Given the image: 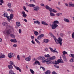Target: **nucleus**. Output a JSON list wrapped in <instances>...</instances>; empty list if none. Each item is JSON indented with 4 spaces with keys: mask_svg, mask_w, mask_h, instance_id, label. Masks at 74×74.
<instances>
[{
    "mask_svg": "<svg viewBox=\"0 0 74 74\" xmlns=\"http://www.w3.org/2000/svg\"><path fill=\"white\" fill-rule=\"evenodd\" d=\"M53 23V24H52L51 25V28L52 29H55L58 26V25L56 24H59V21H55Z\"/></svg>",
    "mask_w": 74,
    "mask_h": 74,
    "instance_id": "f257e3e1",
    "label": "nucleus"
},
{
    "mask_svg": "<svg viewBox=\"0 0 74 74\" xmlns=\"http://www.w3.org/2000/svg\"><path fill=\"white\" fill-rule=\"evenodd\" d=\"M58 39H57L56 38V40H54L56 43V44H58L59 43L60 44V45L61 46H62V41H63V39H62V38H60V37H59V38H58Z\"/></svg>",
    "mask_w": 74,
    "mask_h": 74,
    "instance_id": "f03ea898",
    "label": "nucleus"
},
{
    "mask_svg": "<svg viewBox=\"0 0 74 74\" xmlns=\"http://www.w3.org/2000/svg\"><path fill=\"white\" fill-rule=\"evenodd\" d=\"M7 18L8 21L10 22L11 19H13V18H14V14H10V17L9 16H8L7 17Z\"/></svg>",
    "mask_w": 74,
    "mask_h": 74,
    "instance_id": "7ed1b4c3",
    "label": "nucleus"
},
{
    "mask_svg": "<svg viewBox=\"0 0 74 74\" xmlns=\"http://www.w3.org/2000/svg\"><path fill=\"white\" fill-rule=\"evenodd\" d=\"M33 10L34 11H37L40 10V7L38 6H36L34 7L33 8Z\"/></svg>",
    "mask_w": 74,
    "mask_h": 74,
    "instance_id": "20e7f679",
    "label": "nucleus"
},
{
    "mask_svg": "<svg viewBox=\"0 0 74 74\" xmlns=\"http://www.w3.org/2000/svg\"><path fill=\"white\" fill-rule=\"evenodd\" d=\"M49 34H50V36H51V37H53L54 40H55L56 41L57 40L56 37H55V36H54V35H53V34L52 33L50 32L49 33Z\"/></svg>",
    "mask_w": 74,
    "mask_h": 74,
    "instance_id": "39448f33",
    "label": "nucleus"
},
{
    "mask_svg": "<svg viewBox=\"0 0 74 74\" xmlns=\"http://www.w3.org/2000/svg\"><path fill=\"white\" fill-rule=\"evenodd\" d=\"M25 60L26 61H27V62H29V61H30V60H31V57L30 56L27 57L25 58Z\"/></svg>",
    "mask_w": 74,
    "mask_h": 74,
    "instance_id": "423d86ee",
    "label": "nucleus"
},
{
    "mask_svg": "<svg viewBox=\"0 0 74 74\" xmlns=\"http://www.w3.org/2000/svg\"><path fill=\"white\" fill-rule=\"evenodd\" d=\"M8 56L10 58H11L12 57L14 56V53L12 52H11L10 53L8 54Z\"/></svg>",
    "mask_w": 74,
    "mask_h": 74,
    "instance_id": "0eeeda50",
    "label": "nucleus"
},
{
    "mask_svg": "<svg viewBox=\"0 0 74 74\" xmlns=\"http://www.w3.org/2000/svg\"><path fill=\"white\" fill-rule=\"evenodd\" d=\"M10 41L11 42H14L15 43L18 42V41H17L16 39L15 38L11 39Z\"/></svg>",
    "mask_w": 74,
    "mask_h": 74,
    "instance_id": "6e6552de",
    "label": "nucleus"
},
{
    "mask_svg": "<svg viewBox=\"0 0 74 74\" xmlns=\"http://www.w3.org/2000/svg\"><path fill=\"white\" fill-rule=\"evenodd\" d=\"M49 49L51 51V52H53V53H55V52H56V53H58V51H56V50H53V49H52L51 47H49Z\"/></svg>",
    "mask_w": 74,
    "mask_h": 74,
    "instance_id": "1a4fd4ad",
    "label": "nucleus"
},
{
    "mask_svg": "<svg viewBox=\"0 0 74 74\" xmlns=\"http://www.w3.org/2000/svg\"><path fill=\"white\" fill-rule=\"evenodd\" d=\"M13 66L17 70H19V71H20V72H21V69H20L19 67L15 66V65H14Z\"/></svg>",
    "mask_w": 74,
    "mask_h": 74,
    "instance_id": "9d476101",
    "label": "nucleus"
},
{
    "mask_svg": "<svg viewBox=\"0 0 74 74\" xmlns=\"http://www.w3.org/2000/svg\"><path fill=\"white\" fill-rule=\"evenodd\" d=\"M23 16V18H26L27 16V15L26 14L25 12L24 11L22 12Z\"/></svg>",
    "mask_w": 74,
    "mask_h": 74,
    "instance_id": "9b49d317",
    "label": "nucleus"
},
{
    "mask_svg": "<svg viewBox=\"0 0 74 74\" xmlns=\"http://www.w3.org/2000/svg\"><path fill=\"white\" fill-rule=\"evenodd\" d=\"M38 60H44L45 59V58L44 57H39L38 58Z\"/></svg>",
    "mask_w": 74,
    "mask_h": 74,
    "instance_id": "f8f14e48",
    "label": "nucleus"
},
{
    "mask_svg": "<svg viewBox=\"0 0 74 74\" xmlns=\"http://www.w3.org/2000/svg\"><path fill=\"white\" fill-rule=\"evenodd\" d=\"M5 57V56L4 55L1 53V55H0V58H1V59H3V58H4Z\"/></svg>",
    "mask_w": 74,
    "mask_h": 74,
    "instance_id": "ddd939ff",
    "label": "nucleus"
},
{
    "mask_svg": "<svg viewBox=\"0 0 74 74\" xmlns=\"http://www.w3.org/2000/svg\"><path fill=\"white\" fill-rule=\"evenodd\" d=\"M41 23L42 24V25H46V26L48 25V23H46V22L44 21L41 22Z\"/></svg>",
    "mask_w": 74,
    "mask_h": 74,
    "instance_id": "4468645a",
    "label": "nucleus"
},
{
    "mask_svg": "<svg viewBox=\"0 0 74 74\" xmlns=\"http://www.w3.org/2000/svg\"><path fill=\"white\" fill-rule=\"evenodd\" d=\"M10 32H11V30L8 29V30L6 31V33L7 35H9L10 34Z\"/></svg>",
    "mask_w": 74,
    "mask_h": 74,
    "instance_id": "2eb2a0df",
    "label": "nucleus"
},
{
    "mask_svg": "<svg viewBox=\"0 0 74 74\" xmlns=\"http://www.w3.org/2000/svg\"><path fill=\"white\" fill-rule=\"evenodd\" d=\"M46 64H51V61L50 60H47V61L46 62Z\"/></svg>",
    "mask_w": 74,
    "mask_h": 74,
    "instance_id": "dca6fc26",
    "label": "nucleus"
},
{
    "mask_svg": "<svg viewBox=\"0 0 74 74\" xmlns=\"http://www.w3.org/2000/svg\"><path fill=\"white\" fill-rule=\"evenodd\" d=\"M16 25L17 27H19L21 26V23L18 21L16 22Z\"/></svg>",
    "mask_w": 74,
    "mask_h": 74,
    "instance_id": "f3484780",
    "label": "nucleus"
},
{
    "mask_svg": "<svg viewBox=\"0 0 74 74\" xmlns=\"http://www.w3.org/2000/svg\"><path fill=\"white\" fill-rule=\"evenodd\" d=\"M51 64H58V62L56 61H51Z\"/></svg>",
    "mask_w": 74,
    "mask_h": 74,
    "instance_id": "a211bd4d",
    "label": "nucleus"
},
{
    "mask_svg": "<svg viewBox=\"0 0 74 74\" xmlns=\"http://www.w3.org/2000/svg\"><path fill=\"white\" fill-rule=\"evenodd\" d=\"M43 41L44 42H45V43H48L49 42V40L47 39H44Z\"/></svg>",
    "mask_w": 74,
    "mask_h": 74,
    "instance_id": "6ab92c4d",
    "label": "nucleus"
},
{
    "mask_svg": "<svg viewBox=\"0 0 74 74\" xmlns=\"http://www.w3.org/2000/svg\"><path fill=\"white\" fill-rule=\"evenodd\" d=\"M45 74H50L51 71L50 70H48L45 73Z\"/></svg>",
    "mask_w": 74,
    "mask_h": 74,
    "instance_id": "aec40b11",
    "label": "nucleus"
},
{
    "mask_svg": "<svg viewBox=\"0 0 74 74\" xmlns=\"http://www.w3.org/2000/svg\"><path fill=\"white\" fill-rule=\"evenodd\" d=\"M64 21H65V22H67V23H69V22H70L69 20L67 18H64Z\"/></svg>",
    "mask_w": 74,
    "mask_h": 74,
    "instance_id": "412c9836",
    "label": "nucleus"
},
{
    "mask_svg": "<svg viewBox=\"0 0 74 74\" xmlns=\"http://www.w3.org/2000/svg\"><path fill=\"white\" fill-rule=\"evenodd\" d=\"M8 67L9 69H12L13 68V66H12V65H8Z\"/></svg>",
    "mask_w": 74,
    "mask_h": 74,
    "instance_id": "4be33fe9",
    "label": "nucleus"
},
{
    "mask_svg": "<svg viewBox=\"0 0 74 74\" xmlns=\"http://www.w3.org/2000/svg\"><path fill=\"white\" fill-rule=\"evenodd\" d=\"M37 63L38 64V65H40V64L39 62L38 61H35L34 62V64H37Z\"/></svg>",
    "mask_w": 74,
    "mask_h": 74,
    "instance_id": "5701e85b",
    "label": "nucleus"
},
{
    "mask_svg": "<svg viewBox=\"0 0 74 74\" xmlns=\"http://www.w3.org/2000/svg\"><path fill=\"white\" fill-rule=\"evenodd\" d=\"M35 6V5H34V4H29V6L30 7H34Z\"/></svg>",
    "mask_w": 74,
    "mask_h": 74,
    "instance_id": "b1692460",
    "label": "nucleus"
},
{
    "mask_svg": "<svg viewBox=\"0 0 74 74\" xmlns=\"http://www.w3.org/2000/svg\"><path fill=\"white\" fill-rule=\"evenodd\" d=\"M34 34L35 36H38V32L37 31L34 32Z\"/></svg>",
    "mask_w": 74,
    "mask_h": 74,
    "instance_id": "393cba45",
    "label": "nucleus"
},
{
    "mask_svg": "<svg viewBox=\"0 0 74 74\" xmlns=\"http://www.w3.org/2000/svg\"><path fill=\"white\" fill-rule=\"evenodd\" d=\"M8 6L9 8H11V4L10 3H9L8 4Z\"/></svg>",
    "mask_w": 74,
    "mask_h": 74,
    "instance_id": "a878e982",
    "label": "nucleus"
},
{
    "mask_svg": "<svg viewBox=\"0 0 74 74\" xmlns=\"http://www.w3.org/2000/svg\"><path fill=\"white\" fill-rule=\"evenodd\" d=\"M10 74H13L14 73V71L12 70H10L9 71Z\"/></svg>",
    "mask_w": 74,
    "mask_h": 74,
    "instance_id": "bb28decb",
    "label": "nucleus"
},
{
    "mask_svg": "<svg viewBox=\"0 0 74 74\" xmlns=\"http://www.w3.org/2000/svg\"><path fill=\"white\" fill-rule=\"evenodd\" d=\"M56 57L55 56H53L52 57L50 58V59L51 60H54L55 59Z\"/></svg>",
    "mask_w": 74,
    "mask_h": 74,
    "instance_id": "cd10ccee",
    "label": "nucleus"
},
{
    "mask_svg": "<svg viewBox=\"0 0 74 74\" xmlns=\"http://www.w3.org/2000/svg\"><path fill=\"white\" fill-rule=\"evenodd\" d=\"M50 15L51 16H54L55 15V14L51 12H50Z\"/></svg>",
    "mask_w": 74,
    "mask_h": 74,
    "instance_id": "c85d7f7f",
    "label": "nucleus"
},
{
    "mask_svg": "<svg viewBox=\"0 0 74 74\" xmlns=\"http://www.w3.org/2000/svg\"><path fill=\"white\" fill-rule=\"evenodd\" d=\"M2 25L3 26H7V23L3 22L2 23Z\"/></svg>",
    "mask_w": 74,
    "mask_h": 74,
    "instance_id": "c756f323",
    "label": "nucleus"
},
{
    "mask_svg": "<svg viewBox=\"0 0 74 74\" xmlns=\"http://www.w3.org/2000/svg\"><path fill=\"white\" fill-rule=\"evenodd\" d=\"M35 41H36V42L38 43V44H40V42L38 41V40H37V39L35 38Z\"/></svg>",
    "mask_w": 74,
    "mask_h": 74,
    "instance_id": "7c9ffc66",
    "label": "nucleus"
},
{
    "mask_svg": "<svg viewBox=\"0 0 74 74\" xmlns=\"http://www.w3.org/2000/svg\"><path fill=\"white\" fill-rule=\"evenodd\" d=\"M73 3L72 2H71L69 4V7H73Z\"/></svg>",
    "mask_w": 74,
    "mask_h": 74,
    "instance_id": "2f4dec72",
    "label": "nucleus"
},
{
    "mask_svg": "<svg viewBox=\"0 0 74 74\" xmlns=\"http://www.w3.org/2000/svg\"><path fill=\"white\" fill-rule=\"evenodd\" d=\"M45 7L47 10H49V8H50L48 5H46L45 6Z\"/></svg>",
    "mask_w": 74,
    "mask_h": 74,
    "instance_id": "473e14b6",
    "label": "nucleus"
},
{
    "mask_svg": "<svg viewBox=\"0 0 74 74\" xmlns=\"http://www.w3.org/2000/svg\"><path fill=\"white\" fill-rule=\"evenodd\" d=\"M23 9H24L25 11H26L27 12H29V11H28V10H26V7L24 6H23Z\"/></svg>",
    "mask_w": 74,
    "mask_h": 74,
    "instance_id": "72a5a7b5",
    "label": "nucleus"
},
{
    "mask_svg": "<svg viewBox=\"0 0 74 74\" xmlns=\"http://www.w3.org/2000/svg\"><path fill=\"white\" fill-rule=\"evenodd\" d=\"M57 62V64H59V63H61V60L59 59L58 60Z\"/></svg>",
    "mask_w": 74,
    "mask_h": 74,
    "instance_id": "f704fd0d",
    "label": "nucleus"
},
{
    "mask_svg": "<svg viewBox=\"0 0 74 74\" xmlns=\"http://www.w3.org/2000/svg\"><path fill=\"white\" fill-rule=\"evenodd\" d=\"M42 38L40 36V35H39L37 38V40H40Z\"/></svg>",
    "mask_w": 74,
    "mask_h": 74,
    "instance_id": "c9c22d12",
    "label": "nucleus"
},
{
    "mask_svg": "<svg viewBox=\"0 0 74 74\" xmlns=\"http://www.w3.org/2000/svg\"><path fill=\"white\" fill-rule=\"evenodd\" d=\"M57 15L58 16H61V15H62V13H57Z\"/></svg>",
    "mask_w": 74,
    "mask_h": 74,
    "instance_id": "e433bc0d",
    "label": "nucleus"
},
{
    "mask_svg": "<svg viewBox=\"0 0 74 74\" xmlns=\"http://www.w3.org/2000/svg\"><path fill=\"white\" fill-rule=\"evenodd\" d=\"M3 15H4V16L5 17H7V16H8V14H7V13H4Z\"/></svg>",
    "mask_w": 74,
    "mask_h": 74,
    "instance_id": "4c0bfd02",
    "label": "nucleus"
},
{
    "mask_svg": "<svg viewBox=\"0 0 74 74\" xmlns=\"http://www.w3.org/2000/svg\"><path fill=\"white\" fill-rule=\"evenodd\" d=\"M29 71H30L31 72V73H32V74H34V71H33V70L32 69H29Z\"/></svg>",
    "mask_w": 74,
    "mask_h": 74,
    "instance_id": "58836bf2",
    "label": "nucleus"
},
{
    "mask_svg": "<svg viewBox=\"0 0 74 74\" xmlns=\"http://www.w3.org/2000/svg\"><path fill=\"white\" fill-rule=\"evenodd\" d=\"M62 53L63 54V55H66V54H67V52L65 51H63Z\"/></svg>",
    "mask_w": 74,
    "mask_h": 74,
    "instance_id": "ea45409f",
    "label": "nucleus"
},
{
    "mask_svg": "<svg viewBox=\"0 0 74 74\" xmlns=\"http://www.w3.org/2000/svg\"><path fill=\"white\" fill-rule=\"evenodd\" d=\"M54 66L56 68H57V69L59 68V66H57L56 65H54Z\"/></svg>",
    "mask_w": 74,
    "mask_h": 74,
    "instance_id": "a19ab883",
    "label": "nucleus"
},
{
    "mask_svg": "<svg viewBox=\"0 0 74 74\" xmlns=\"http://www.w3.org/2000/svg\"><path fill=\"white\" fill-rule=\"evenodd\" d=\"M60 37H63L64 36V34L60 33Z\"/></svg>",
    "mask_w": 74,
    "mask_h": 74,
    "instance_id": "79ce46f5",
    "label": "nucleus"
},
{
    "mask_svg": "<svg viewBox=\"0 0 74 74\" xmlns=\"http://www.w3.org/2000/svg\"><path fill=\"white\" fill-rule=\"evenodd\" d=\"M17 58L18 60H20V56H19V55H18L17 56Z\"/></svg>",
    "mask_w": 74,
    "mask_h": 74,
    "instance_id": "37998d69",
    "label": "nucleus"
},
{
    "mask_svg": "<svg viewBox=\"0 0 74 74\" xmlns=\"http://www.w3.org/2000/svg\"><path fill=\"white\" fill-rule=\"evenodd\" d=\"M45 57H46V58H49L50 57V55H49V54H48L47 55H45Z\"/></svg>",
    "mask_w": 74,
    "mask_h": 74,
    "instance_id": "c03bdc74",
    "label": "nucleus"
},
{
    "mask_svg": "<svg viewBox=\"0 0 74 74\" xmlns=\"http://www.w3.org/2000/svg\"><path fill=\"white\" fill-rule=\"evenodd\" d=\"M10 64H11V65H13V66H14V65H15V64H14V62H12V61H10Z\"/></svg>",
    "mask_w": 74,
    "mask_h": 74,
    "instance_id": "a18cd8bd",
    "label": "nucleus"
},
{
    "mask_svg": "<svg viewBox=\"0 0 74 74\" xmlns=\"http://www.w3.org/2000/svg\"><path fill=\"white\" fill-rule=\"evenodd\" d=\"M10 36L11 37H12V38H15V35H13L12 34H11Z\"/></svg>",
    "mask_w": 74,
    "mask_h": 74,
    "instance_id": "49530a36",
    "label": "nucleus"
},
{
    "mask_svg": "<svg viewBox=\"0 0 74 74\" xmlns=\"http://www.w3.org/2000/svg\"><path fill=\"white\" fill-rule=\"evenodd\" d=\"M49 11H50V12H51L52 11V8H49Z\"/></svg>",
    "mask_w": 74,
    "mask_h": 74,
    "instance_id": "de8ad7c7",
    "label": "nucleus"
},
{
    "mask_svg": "<svg viewBox=\"0 0 74 74\" xmlns=\"http://www.w3.org/2000/svg\"><path fill=\"white\" fill-rule=\"evenodd\" d=\"M39 36L42 38V37H44V34H41L40 35H39Z\"/></svg>",
    "mask_w": 74,
    "mask_h": 74,
    "instance_id": "09e8293b",
    "label": "nucleus"
},
{
    "mask_svg": "<svg viewBox=\"0 0 74 74\" xmlns=\"http://www.w3.org/2000/svg\"><path fill=\"white\" fill-rule=\"evenodd\" d=\"M72 38L74 39V32H73L72 34Z\"/></svg>",
    "mask_w": 74,
    "mask_h": 74,
    "instance_id": "8fccbe9b",
    "label": "nucleus"
},
{
    "mask_svg": "<svg viewBox=\"0 0 74 74\" xmlns=\"http://www.w3.org/2000/svg\"><path fill=\"white\" fill-rule=\"evenodd\" d=\"M52 11L53 12H55V13L57 12V11H56V10L54 9H53L52 10Z\"/></svg>",
    "mask_w": 74,
    "mask_h": 74,
    "instance_id": "3c124183",
    "label": "nucleus"
},
{
    "mask_svg": "<svg viewBox=\"0 0 74 74\" xmlns=\"http://www.w3.org/2000/svg\"><path fill=\"white\" fill-rule=\"evenodd\" d=\"M0 2L1 4H3V3H4V1L3 0H0Z\"/></svg>",
    "mask_w": 74,
    "mask_h": 74,
    "instance_id": "603ef678",
    "label": "nucleus"
},
{
    "mask_svg": "<svg viewBox=\"0 0 74 74\" xmlns=\"http://www.w3.org/2000/svg\"><path fill=\"white\" fill-rule=\"evenodd\" d=\"M18 32L19 33H20V34H21L22 33V31H21V29H18Z\"/></svg>",
    "mask_w": 74,
    "mask_h": 74,
    "instance_id": "864d4df0",
    "label": "nucleus"
},
{
    "mask_svg": "<svg viewBox=\"0 0 74 74\" xmlns=\"http://www.w3.org/2000/svg\"><path fill=\"white\" fill-rule=\"evenodd\" d=\"M31 38L32 40H33V39L34 38V36H31Z\"/></svg>",
    "mask_w": 74,
    "mask_h": 74,
    "instance_id": "5fc2aeb1",
    "label": "nucleus"
},
{
    "mask_svg": "<svg viewBox=\"0 0 74 74\" xmlns=\"http://www.w3.org/2000/svg\"><path fill=\"white\" fill-rule=\"evenodd\" d=\"M44 50H45V51H48V48H47V47L46 48H45Z\"/></svg>",
    "mask_w": 74,
    "mask_h": 74,
    "instance_id": "6e6d98bb",
    "label": "nucleus"
},
{
    "mask_svg": "<svg viewBox=\"0 0 74 74\" xmlns=\"http://www.w3.org/2000/svg\"><path fill=\"white\" fill-rule=\"evenodd\" d=\"M52 74H57V73L55 72V71H53L52 73Z\"/></svg>",
    "mask_w": 74,
    "mask_h": 74,
    "instance_id": "4d7b16f0",
    "label": "nucleus"
},
{
    "mask_svg": "<svg viewBox=\"0 0 74 74\" xmlns=\"http://www.w3.org/2000/svg\"><path fill=\"white\" fill-rule=\"evenodd\" d=\"M64 61H65V62H67V59L66 58H65L63 59Z\"/></svg>",
    "mask_w": 74,
    "mask_h": 74,
    "instance_id": "13d9d810",
    "label": "nucleus"
},
{
    "mask_svg": "<svg viewBox=\"0 0 74 74\" xmlns=\"http://www.w3.org/2000/svg\"><path fill=\"white\" fill-rule=\"evenodd\" d=\"M38 21H34V24H37V22Z\"/></svg>",
    "mask_w": 74,
    "mask_h": 74,
    "instance_id": "bf43d9fd",
    "label": "nucleus"
},
{
    "mask_svg": "<svg viewBox=\"0 0 74 74\" xmlns=\"http://www.w3.org/2000/svg\"><path fill=\"white\" fill-rule=\"evenodd\" d=\"M48 61L47 60H44L43 62L45 63V62H46V63H47V62Z\"/></svg>",
    "mask_w": 74,
    "mask_h": 74,
    "instance_id": "052dcab7",
    "label": "nucleus"
},
{
    "mask_svg": "<svg viewBox=\"0 0 74 74\" xmlns=\"http://www.w3.org/2000/svg\"><path fill=\"white\" fill-rule=\"evenodd\" d=\"M10 12H14V11H13V10H12L11 9H10Z\"/></svg>",
    "mask_w": 74,
    "mask_h": 74,
    "instance_id": "680f3d73",
    "label": "nucleus"
},
{
    "mask_svg": "<svg viewBox=\"0 0 74 74\" xmlns=\"http://www.w3.org/2000/svg\"><path fill=\"white\" fill-rule=\"evenodd\" d=\"M40 68H41L43 70H45V68L42 66L40 67Z\"/></svg>",
    "mask_w": 74,
    "mask_h": 74,
    "instance_id": "e2e57ef3",
    "label": "nucleus"
},
{
    "mask_svg": "<svg viewBox=\"0 0 74 74\" xmlns=\"http://www.w3.org/2000/svg\"><path fill=\"white\" fill-rule=\"evenodd\" d=\"M17 45L16 44H14L13 45L14 47H17Z\"/></svg>",
    "mask_w": 74,
    "mask_h": 74,
    "instance_id": "0e129e2a",
    "label": "nucleus"
},
{
    "mask_svg": "<svg viewBox=\"0 0 74 74\" xmlns=\"http://www.w3.org/2000/svg\"><path fill=\"white\" fill-rule=\"evenodd\" d=\"M62 58H63V59H64L65 58H66V56H64V55H62Z\"/></svg>",
    "mask_w": 74,
    "mask_h": 74,
    "instance_id": "69168bd1",
    "label": "nucleus"
},
{
    "mask_svg": "<svg viewBox=\"0 0 74 74\" xmlns=\"http://www.w3.org/2000/svg\"><path fill=\"white\" fill-rule=\"evenodd\" d=\"M25 5H27V6H28V7H29V5H30V4H29H29H28V3H26L25 4Z\"/></svg>",
    "mask_w": 74,
    "mask_h": 74,
    "instance_id": "338daca9",
    "label": "nucleus"
},
{
    "mask_svg": "<svg viewBox=\"0 0 74 74\" xmlns=\"http://www.w3.org/2000/svg\"><path fill=\"white\" fill-rule=\"evenodd\" d=\"M40 5L41 6H44V4L43 3H41L40 4Z\"/></svg>",
    "mask_w": 74,
    "mask_h": 74,
    "instance_id": "774afa93",
    "label": "nucleus"
}]
</instances>
